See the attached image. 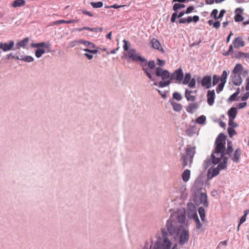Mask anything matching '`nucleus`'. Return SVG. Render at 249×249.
Instances as JSON below:
<instances>
[{
  "label": "nucleus",
  "instance_id": "obj_10",
  "mask_svg": "<svg viewBox=\"0 0 249 249\" xmlns=\"http://www.w3.org/2000/svg\"><path fill=\"white\" fill-rule=\"evenodd\" d=\"M127 56L133 60H139L141 62L145 61L146 63V60L144 58H142L140 55L137 54L136 53V51L134 49H130L129 50V51L127 52Z\"/></svg>",
  "mask_w": 249,
  "mask_h": 249
},
{
  "label": "nucleus",
  "instance_id": "obj_25",
  "mask_svg": "<svg viewBox=\"0 0 249 249\" xmlns=\"http://www.w3.org/2000/svg\"><path fill=\"white\" fill-rule=\"evenodd\" d=\"M233 151V149L232 147V142L228 141L227 143V149L225 148V151H224L225 154H228L229 155V157H231Z\"/></svg>",
  "mask_w": 249,
  "mask_h": 249
},
{
  "label": "nucleus",
  "instance_id": "obj_53",
  "mask_svg": "<svg viewBox=\"0 0 249 249\" xmlns=\"http://www.w3.org/2000/svg\"><path fill=\"white\" fill-rule=\"evenodd\" d=\"M243 19V17L239 14H236L234 17V20L236 22L242 21Z\"/></svg>",
  "mask_w": 249,
  "mask_h": 249
},
{
  "label": "nucleus",
  "instance_id": "obj_16",
  "mask_svg": "<svg viewBox=\"0 0 249 249\" xmlns=\"http://www.w3.org/2000/svg\"><path fill=\"white\" fill-rule=\"evenodd\" d=\"M195 147H190V145H188L186 149V155L185 156H187V157L188 156L190 159V167H191V164L195 154Z\"/></svg>",
  "mask_w": 249,
  "mask_h": 249
},
{
  "label": "nucleus",
  "instance_id": "obj_46",
  "mask_svg": "<svg viewBox=\"0 0 249 249\" xmlns=\"http://www.w3.org/2000/svg\"><path fill=\"white\" fill-rule=\"evenodd\" d=\"M239 94V89H238L235 93L232 94L229 98V100L230 101L232 102L236 100V98L238 94Z\"/></svg>",
  "mask_w": 249,
  "mask_h": 249
},
{
  "label": "nucleus",
  "instance_id": "obj_18",
  "mask_svg": "<svg viewBox=\"0 0 249 249\" xmlns=\"http://www.w3.org/2000/svg\"><path fill=\"white\" fill-rule=\"evenodd\" d=\"M14 46V42L11 41L9 43L0 42V48L3 51L6 52L12 49Z\"/></svg>",
  "mask_w": 249,
  "mask_h": 249
},
{
  "label": "nucleus",
  "instance_id": "obj_19",
  "mask_svg": "<svg viewBox=\"0 0 249 249\" xmlns=\"http://www.w3.org/2000/svg\"><path fill=\"white\" fill-rule=\"evenodd\" d=\"M151 46L157 50L161 51L162 53L164 52V50L161 46L160 43L158 39L154 38L152 39L150 42Z\"/></svg>",
  "mask_w": 249,
  "mask_h": 249
},
{
  "label": "nucleus",
  "instance_id": "obj_11",
  "mask_svg": "<svg viewBox=\"0 0 249 249\" xmlns=\"http://www.w3.org/2000/svg\"><path fill=\"white\" fill-rule=\"evenodd\" d=\"M187 216L189 219H191V217L196 215L197 214L196 208L192 202L187 203Z\"/></svg>",
  "mask_w": 249,
  "mask_h": 249
},
{
  "label": "nucleus",
  "instance_id": "obj_51",
  "mask_svg": "<svg viewBox=\"0 0 249 249\" xmlns=\"http://www.w3.org/2000/svg\"><path fill=\"white\" fill-rule=\"evenodd\" d=\"M225 83H226L221 82V83L218 85L216 89V90L217 93H219L223 90Z\"/></svg>",
  "mask_w": 249,
  "mask_h": 249
},
{
  "label": "nucleus",
  "instance_id": "obj_27",
  "mask_svg": "<svg viewBox=\"0 0 249 249\" xmlns=\"http://www.w3.org/2000/svg\"><path fill=\"white\" fill-rule=\"evenodd\" d=\"M226 137L224 133H221L219 134L216 139L215 142L216 143H224L226 144Z\"/></svg>",
  "mask_w": 249,
  "mask_h": 249
},
{
  "label": "nucleus",
  "instance_id": "obj_59",
  "mask_svg": "<svg viewBox=\"0 0 249 249\" xmlns=\"http://www.w3.org/2000/svg\"><path fill=\"white\" fill-rule=\"evenodd\" d=\"M246 217L247 216L243 215H242L240 218L239 219V226H240L241 224H242L243 223H244L246 220Z\"/></svg>",
  "mask_w": 249,
  "mask_h": 249
},
{
  "label": "nucleus",
  "instance_id": "obj_3",
  "mask_svg": "<svg viewBox=\"0 0 249 249\" xmlns=\"http://www.w3.org/2000/svg\"><path fill=\"white\" fill-rule=\"evenodd\" d=\"M201 190V188H198L194 191L193 200L196 205L202 204L205 207L207 208L209 206L207 195L205 193L200 192Z\"/></svg>",
  "mask_w": 249,
  "mask_h": 249
},
{
  "label": "nucleus",
  "instance_id": "obj_29",
  "mask_svg": "<svg viewBox=\"0 0 249 249\" xmlns=\"http://www.w3.org/2000/svg\"><path fill=\"white\" fill-rule=\"evenodd\" d=\"M243 70V67L241 64H236L232 70V74H240L241 72Z\"/></svg>",
  "mask_w": 249,
  "mask_h": 249
},
{
  "label": "nucleus",
  "instance_id": "obj_62",
  "mask_svg": "<svg viewBox=\"0 0 249 249\" xmlns=\"http://www.w3.org/2000/svg\"><path fill=\"white\" fill-rule=\"evenodd\" d=\"M80 42V44H84L85 46L86 47H88V46L89 45V43L90 42L88 41H87V40H83V39H80L79 40V41Z\"/></svg>",
  "mask_w": 249,
  "mask_h": 249
},
{
  "label": "nucleus",
  "instance_id": "obj_47",
  "mask_svg": "<svg viewBox=\"0 0 249 249\" xmlns=\"http://www.w3.org/2000/svg\"><path fill=\"white\" fill-rule=\"evenodd\" d=\"M228 73L226 71H224L222 75L220 77V81L222 82L226 83Z\"/></svg>",
  "mask_w": 249,
  "mask_h": 249
},
{
  "label": "nucleus",
  "instance_id": "obj_54",
  "mask_svg": "<svg viewBox=\"0 0 249 249\" xmlns=\"http://www.w3.org/2000/svg\"><path fill=\"white\" fill-rule=\"evenodd\" d=\"M188 86L190 88H194L196 86V80L195 78H192L189 82Z\"/></svg>",
  "mask_w": 249,
  "mask_h": 249
},
{
  "label": "nucleus",
  "instance_id": "obj_56",
  "mask_svg": "<svg viewBox=\"0 0 249 249\" xmlns=\"http://www.w3.org/2000/svg\"><path fill=\"white\" fill-rule=\"evenodd\" d=\"M125 6H126L125 5H119L117 4H115L112 5H110V6H106V8H114V9H117V8H119L124 7Z\"/></svg>",
  "mask_w": 249,
  "mask_h": 249
},
{
  "label": "nucleus",
  "instance_id": "obj_14",
  "mask_svg": "<svg viewBox=\"0 0 249 249\" xmlns=\"http://www.w3.org/2000/svg\"><path fill=\"white\" fill-rule=\"evenodd\" d=\"M196 91L186 89L185 97L188 101L194 102L196 99Z\"/></svg>",
  "mask_w": 249,
  "mask_h": 249
},
{
  "label": "nucleus",
  "instance_id": "obj_12",
  "mask_svg": "<svg viewBox=\"0 0 249 249\" xmlns=\"http://www.w3.org/2000/svg\"><path fill=\"white\" fill-rule=\"evenodd\" d=\"M237 113V108L232 107L228 111V115L229 117L228 124H236L233 121L236 116Z\"/></svg>",
  "mask_w": 249,
  "mask_h": 249
},
{
  "label": "nucleus",
  "instance_id": "obj_45",
  "mask_svg": "<svg viewBox=\"0 0 249 249\" xmlns=\"http://www.w3.org/2000/svg\"><path fill=\"white\" fill-rule=\"evenodd\" d=\"M45 53V51L44 49L38 48L36 51L35 54L37 58H40L42 54Z\"/></svg>",
  "mask_w": 249,
  "mask_h": 249
},
{
  "label": "nucleus",
  "instance_id": "obj_4",
  "mask_svg": "<svg viewBox=\"0 0 249 249\" xmlns=\"http://www.w3.org/2000/svg\"><path fill=\"white\" fill-rule=\"evenodd\" d=\"M173 215V219L176 221L177 219L178 222L179 224L178 225H184V227L187 228L189 225L188 221L185 222L186 217V213L185 209H178L176 214H171Z\"/></svg>",
  "mask_w": 249,
  "mask_h": 249
},
{
  "label": "nucleus",
  "instance_id": "obj_44",
  "mask_svg": "<svg viewBox=\"0 0 249 249\" xmlns=\"http://www.w3.org/2000/svg\"><path fill=\"white\" fill-rule=\"evenodd\" d=\"M181 160H182V167L185 168L188 165V157L184 154L181 156Z\"/></svg>",
  "mask_w": 249,
  "mask_h": 249
},
{
  "label": "nucleus",
  "instance_id": "obj_20",
  "mask_svg": "<svg viewBox=\"0 0 249 249\" xmlns=\"http://www.w3.org/2000/svg\"><path fill=\"white\" fill-rule=\"evenodd\" d=\"M231 78L232 83L235 86H240L242 83L240 74H232Z\"/></svg>",
  "mask_w": 249,
  "mask_h": 249
},
{
  "label": "nucleus",
  "instance_id": "obj_9",
  "mask_svg": "<svg viewBox=\"0 0 249 249\" xmlns=\"http://www.w3.org/2000/svg\"><path fill=\"white\" fill-rule=\"evenodd\" d=\"M225 144L219 143V142H214V149H213L212 154L214 155H218L219 154H222V157H223V155L225 154L224 151H225Z\"/></svg>",
  "mask_w": 249,
  "mask_h": 249
},
{
  "label": "nucleus",
  "instance_id": "obj_36",
  "mask_svg": "<svg viewBox=\"0 0 249 249\" xmlns=\"http://www.w3.org/2000/svg\"><path fill=\"white\" fill-rule=\"evenodd\" d=\"M153 249H163L162 244L160 237H159L158 240L154 243Z\"/></svg>",
  "mask_w": 249,
  "mask_h": 249
},
{
  "label": "nucleus",
  "instance_id": "obj_35",
  "mask_svg": "<svg viewBox=\"0 0 249 249\" xmlns=\"http://www.w3.org/2000/svg\"><path fill=\"white\" fill-rule=\"evenodd\" d=\"M211 164L213 165V159L212 158V154H211L210 158L209 159H206L204 161V168L205 169H207L209 166Z\"/></svg>",
  "mask_w": 249,
  "mask_h": 249
},
{
  "label": "nucleus",
  "instance_id": "obj_2",
  "mask_svg": "<svg viewBox=\"0 0 249 249\" xmlns=\"http://www.w3.org/2000/svg\"><path fill=\"white\" fill-rule=\"evenodd\" d=\"M183 77V71L181 68H179L171 73L169 80L166 81H160L159 82V86L161 88H163L169 85L171 83L181 84Z\"/></svg>",
  "mask_w": 249,
  "mask_h": 249
},
{
  "label": "nucleus",
  "instance_id": "obj_34",
  "mask_svg": "<svg viewBox=\"0 0 249 249\" xmlns=\"http://www.w3.org/2000/svg\"><path fill=\"white\" fill-rule=\"evenodd\" d=\"M29 41V38L28 37L24 38L21 41L17 43L16 46L17 49H19L20 47H24L27 45Z\"/></svg>",
  "mask_w": 249,
  "mask_h": 249
},
{
  "label": "nucleus",
  "instance_id": "obj_42",
  "mask_svg": "<svg viewBox=\"0 0 249 249\" xmlns=\"http://www.w3.org/2000/svg\"><path fill=\"white\" fill-rule=\"evenodd\" d=\"M199 18L198 16H194V17H188L187 18V22L188 23H190L192 21H194V22H196L199 20Z\"/></svg>",
  "mask_w": 249,
  "mask_h": 249
},
{
  "label": "nucleus",
  "instance_id": "obj_17",
  "mask_svg": "<svg viewBox=\"0 0 249 249\" xmlns=\"http://www.w3.org/2000/svg\"><path fill=\"white\" fill-rule=\"evenodd\" d=\"M212 82V77L210 76L207 75L203 78L201 82V84L202 86L208 89L211 87Z\"/></svg>",
  "mask_w": 249,
  "mask_h": 249
},
{
  "label": "nucleus",
  "instance_id": "obj_8",
  "mask_svg": "<svg viewBox=\"0 0 249 249\" xmlns=\"http://www.w3.org/2000/svg\"><path fill=\"white\" fill-rule=\"evenodd\" d=\"M222 170V168L218 164L216 167H211L208 170L207 172V179L208 180L211 179L219 175L220 171Z\"/></svg>",
  "mask_w": 249,
  "mask_h": 249
},
{
  "label": "nucleus",
  "instance_id": "obj_28",
  "mask_svg": "<svg viewBox=\"0 0 249 249\" xmlns=\"http://www.w3.org/2000/svg\"><path fill=\"white\" fill-rule=\"evenodd\" d=\"M31 45L33 48H37L38 49L41 48L42 47H44V48H45L47 49L50 48V45L46 44L45 42H40V43H33L31 44Z\"/></svg>",
  "mask_w": 249,
  "mask_h": 249
},
{
  "label": "nucleus",
  "instance_id": "obj_49",
  "mask_svg": "<svg viewBox=\"0 0 249 249\" xmlns=\"http://www.w3.org/2000/svg\"><path fill=\"white\" fill-rule=\"evenodd\" d=\"M173 97L174 99H176L177 101H180L182 98V95L179 92H175L173 94Z\"/></svg>",
  "mask_w": 249,
  "mask_h": 249
},
{
  "label": "nucleus",
  "instance_id": "obj_38",
  "mask_svg": "<svg viewBox=\"0 0 249 249\" xmlns=\"http://www.w3.org/2000/svg\"><path fill=\"white\" fill-rule=\"evenodd\" d=\"M191 79V74L190 73H186L181 83L183 85H187L189 83Z\"/></svg>",
  "mask_w": 249,
  "mask_h": 249
},
{
  "label": "nucleus",
  "instance_id": "obj_50",
  "mask_svg": "<svg viewBox=\"0 0 249 249\" xmlns=\"http://www.w3.org/2000/svg\"><path fill=\"white\" fill-rule=\"evenodd\" d=\"M220 81V77L217 75H214L213 78V85L215 86Z\"/></svg>",
  "mask_w": 249,
  "mask_h": 249
},
{
  "label": "nucleus",
  "instance_id": "obj_26",
  "mask_svg": "<svg viewBox=\"0 0 249 249\" xmlns=\"http://www.w3.org/2000/svg\"><path fill=\"white\" fill-rule=\"evenodd\" d=\"M191 171L189 169H185L182 174V178L184 182H187L190 177Z\"/></svg>",
  "mask_w": 249,
  "mask_h": 249
},
{
  "label": "nucleus",
  "instance_id": "obj_48",
  "mask_svg": "<svg viewBox=\"0 0 249 249\" xmlns=\"http://www.w3.org/2000/svg\"><path fill=\"white\" fill-rule=\"evenodd\" d=\"M90 4L94 8H101L103 6V3L102 1L91 2Z\"/></svg>",
  "mask_w": 249,
  "mask_h": 249
},
{
  "label": "nucleus",
  "instance_id": "obj_33",
  "mask_svg": "<svg viewBox=\"0 0 249 249\" xmlns=\"http://www.w3.org/2000/svg\"><path fill=\"white\" fill-rule=\"evenodd\" d=\"M16 57L17 59L21 60L27 62H32L34 60V58L31 56H24L23 55H21L20 57L19 56H18Z\"/></svg>",
  "mask_w": 249,
  "mask_h": 249
},
{
  "label": "nucleus",
  "instance_id": "obj_6",
  "mask_svg": "<svg viewBox=\"0 0 249 249\" xmlns=\"http://www.w3.org/2000/svg\"><path fill=\"white\" fill-rule=\"evenodd\" d=\"M161 232L163 240V249H170L172 243L168 237L169 236V232L166 228L161 229Z\"/></svg>",
  "mask_w": 249,
  "mask_h": 249
},
{
  "label": "nucleus",
  "instance_id": "obj_15",
  "mask_svg": "<svg viewBox=\"0 0 249 249\" xmlns=\"http://www.w3.org/2000/svg\"><path fill=\"white\" fill-rule=\"evenodd\" d=\"M215 91L213 90H209L207 94V101L209 106H213L214 102Z\"/></svg>",
  "mask_w": 249,
  "mask_h": 249
},
{
  "label": "nucleus",
  "instance_id": "obj_57",
  "mask_svg": "<svg viewBox=\"0 0 249 249\" xmlns=\"http://www.w3.org/2000/svg\"><path fill=\"white\" fill-rule=\"evenodd\" d=\"M177 17L178 18V15L177 14V12H175L172 15V17L171 18V21L172 22H175L176 19Z\"/></svg>",
  "mask_w": 249,
  "mask_h": 249
},
{
  "label": "nucleus",
  "instance_id": "obj_32",
  "mask_svg": "<svg viewBox=\"0 0 249 249\" xmlns=\"http://www.w3.org/2000/svg\"><path fill=\"white\" fill-rule=\"evenodd\" d=\"M89 45L88 46V47L89 49H83V50L84 51L87 52H89V53H94V54H95L98 52V51L97 50H90V49L94 48L95 47V46L93 43L90 42Z\"/></svg>",
  "mask_w": 249,
  "mask_h": 249
},
{
  "label": "nucleus",
  "instance_id": "obj_39",
  "mask_svg": "<svg viewBox=\"0 0 249 249\" xmlns=\"http://www.w3.org/2000/svg\"><path fill=\"white\" fill-rule=\"evenodd\" d=\"M172 105L173 108V109L176 111H180L182 109V106L179 103L176 102H172Z\"/></svg>",
  "mask_w": 249,
  "mask_h": 249
},
{
  "label": "nucleus",
  "instance_id": "obj_52",
  "mask_svg": "<svg viewBox=\"0 0 249 249\" xmlns=\"http://www.w3.org/2000/svg\"><path fill=\"white\" fill-rule=\"evenodd\" d=\"M218 12L217 9H213L211 14V18H213L215 20L219 19V18H218V16H217Z\"/></svg>",
  "mask_w": 249,
  "mask_h": 249
},
{
  "label": "nucleus",
  "instance_id": "obj_41",
  "mask_svg": "<svg viewBox=\"0 0 249 249\" xmlns=\"http://www.w3.org/2000/svg\"><path fill=\"white\" fill-rule=\"evenodd\" d=\"M203 180L197 177L195 181L194 185L196 186V189L198 188H201V186L203 185Z\"/></svg>",
  "mask_w": 249,
  "mask_h": 249
},
{
  "label": "nucleus",
  "instance_id": "obj_55",
  "mask_svg": "<svg viewBox=\"0 0 249 249\" xmlns=\"http://www.w3.org/2000/svg\"><path fill=\"white\" fill-rule=\"evenodd\" d=\"M148 66L150 69H151V70L154 69L155 68V66H156L154 61L151 60V61H149V62L148 63Z\"/></svg>",
  "mask_w": 249,
  "mask_h": 249
},
{
  "label": "nucleus",
  "instance_id": "obj_60",
  "mask_svg": "<svg viewBox=\"0 0 249 249\" xmlns=\"http://www.w3.org/2000/svg\"><path fill=\"white\" fill-rule=\"evenodd\" d=\"M79 40H75V41L71 42L70 43V46L71 47H73L75 46L76 45H77L79 44H80V42H79Z\"/></svg>",
  "mask_w": 249,
  "mask_h": 249
},
{
  "label": "nucleus",
  "instance_id": "obj_24",
  "mask_svg": "<svg viewBox=\"0 0 249 249\" xmlns=\"http://www.w3.org/2000/svg\"><path fill=\"white\" fill-rule=\"evenodd\" d=\"M142 65L143 67L142 70L144 71L145 73L146 74V75L148 77V78L152 80H154V79H153V77L151 75V71L148 68H145L147 66V63H146L145 62H142Z\"/></svg>",
  "mask_w": 249,
  "mask_h": 249
},
{
  "label": "nucleus",
  "instance_id": "obj_40",
  "mask_svg": "<svg viewBox=\"0 0 249 249\" xmlns=\"http://www.w3.org/2000/svg\"><path fill=\"white\" fill-rule=\"evenodd\" d=\"M230 126L228 128V132L229 137L231 138L235 134V131L234 129V127L238 125H229Z\"/></svg>",
  "mask_w": 249,
  "mask_h": 249
},
{
  "label": "nucleus",
  "instance_id": "obj_64",
  "mask_svg": "<svg viewBox=\"0 0 249 249\" xmlns=\"http://www.w3.org/2000/svg\"><path fill=\"white\" fill-rule=\"evenodd\" d=\"M157 61V64L160 66H163L165 64V61L164 60H161L159 58H158Z\"/></svg>",
  "mask_w": 249,
  "mask_h": 249
},
{
  "label": "nucleus",
  "instance_id": "obj_13",
  "mask_svg": "<svg viewBox=\"0 0 249 249\" xmlns=\"http://www.w3.org/2000/svg\"><path fill=\"white\" fill-rule=\"evenodd\" d=\"M232 44L235 49H239L240 47L245 46V42L242 37L237 36L233 40Z\"/></svg>",
  "mask_w": 249,
  "mask_h": 249
},
{
  "label": "nucleus",
  "instance_id": "obj_31",
  "mask_svg": "<svg viewBox=\"0 0 249 249\" xmlns=\"http://www.w3.org/2000/svg\"><path fill=\"white\" fill-rule=\"evenodd\" d=\"M198 212L202 221H205L206 214L204 208L203 207H200L198 209Z\"/></svg>",
  "mask_w": 249,
  "mask_h": 249
},
{
  "label": "nucleus",
  "instance_id": "obj_7",
  "mask_svg": "<svg viewBox=\"0 0 249 249\" xmlns=\"http://www.w3.org/2000/svg\"><path fill=\"white\" fill-rule=\"evenodd\" d=\"M156 75L157 76L161 77L162 81H166L170 79L171 74L167 70H163L160 67L157 68Z\"/></svg>",
  "mask_w": 249,
  "mask_h": 249
},
{
  "label": "nucleus",
  "instance_id": "obj_37",
  "mask_svg": "<svg viewBox=\"0 0 249 249\" xmlns=\"http://www.w3.org/2000/svg\"><path fill=\"white\" fill-rule=\"evenodd\" d=\"M78 20H59L55 21L53 22V25H57L62 23H72L76 22H77Z\"/></svg>",
  "mask_w": 249,
  "mask_h": 249
},
{
  "label": "nucleus",
  "instance_id": "obj_1",
  "mask_svg": "<svg viewBox=\"0 0 249 249\" xmlns=\"http://www.w3.org/2000/svg\"><path fill=\"white\" fill-rule=\"evenodd\" d=\"M170 215L166 222V228L169 232V236H173L175 238L179 237V244L183 246L188 242L190 234L188 229L184 227V225H178V223Z\"/></svg>",
  "mask_w": 249,
  "mask_h": 249
},
{
  "label": "nucleus",
  "instance_id": "obj_43",
  "mask_svg": "<svg viewBox=\"0 0 249 249\" xmlns=\"http://www.w3.org/2000/svg\"><path fill=\"white\" fill-rule=\"evenodd\" d=\"M206 120V117L204 115H201L196 119V123L199 124H202L205 123Z\"/></svg>",
  "mask_w": 249,
  "mask_h": 249
},
{
  "label": "nucleus",
  "instance_id": "obj_21",
  "mask_svg": "<svg viewBox=\"0 0 249 249\" xmlns=\"http://www.w3.org/2000/svg\"><path fill=\"white\" fill-rule=\"evenodd\" d=\"M199 107L197 102H194L189 104L186 107V111L190 113H194Z\"/></svg>",
  "mask_w": 249,
  "mask_h": 249
},
{
  "label": "nucleus",
  "instance_id": "obj_61",
  "mask_svg": "<svg viewBox=\"0 0 249 249\" xmlns=\"http://www.w3.org/2000/svg\"><path fill=\"white\" fill-rule=\"evenodd\" d=\"M246 53L239 52L236 54V57L240 59L242 57H245Z\"/></svg>",
  "mask_w": 249,
  "mask_h": 249
},
{
  "label": "nucleus",
  "instance_id": "obj_23",
  "mask_svg": "<svg viewBox=\"0 0 249 249\" xmlns=\"http://www.w3.org/2000/svg\"><path fill=\"white\" fill-rule=\"evenodd\" d=\"M197 131L196 125H190V126L186 129V133L188 136L191 137L195 134L197 133Z\"/></svg>",
  "mask_w": 249,
  "mask_h": 249
},
{
  "label": "nucleus",
  "instance_id": "obj_58",
  "mask_svg": "<svg viewBox=\"0 0 249 249\" xmlns=\"http://www.w3.org/2000/svg\"><path fill=\"white\" fill-rule=\"evenodd\" d=\"M249 97V92L247 91L246 92L243 96L241 97V100L245 101L247 100Z\"/></svg>",
  "mask_w": 249,
  "mask_h": 249
},
{
  "label": "nucleus",
  "instance_id": "obj_22",
  "mask_svg": "<svg viewBox=\"0 0 249 249\" xmlns=\"http://www.w3.org/2000/svg\"><path fill=\"white\" fill-rule=\"evenodd\" d=\"M242 151L241 148L240 147H238L235 150L233 156L232 157L231 156L230 158L231 159L233 162L235 163H238Z\"/></svg>",
  "mask_w": 249,
  "mask_h": 249
},
{
  "label": "nucleus",
  "instance_id": "obj_30",
  "mask_svg": "<svg viewBox=\"0 0 249 249\" xmlns=\"http://www.w3.org/2000/svg\"><path fill=\"white\" fill-rule=\"evenodd\" d=\"M26 2L24 0H15L12 3L13 7H18L25 5Z\"/></svg>",
  "mask_w": 249,
  "mask_h": 249
},
{
  "label": "nucleus",
  "instance_id": "obj_5",
  "mask_svg": "<svg viewBox=\"0 0 249 249\" xmlns=\"http://www.w3.org/2000/svg\"><path fill=\"white\" fill-rule=\"evenodd\" d=\"M226 154L223 155L222 157V154H220V157H216L215 155L212 154V158L213 161V165L218 164L223 170L227 168V163L228 158L225 156Z\"/></svg>",
  "mask_w": 249,
  "mask_h": 249
},
{
  "label": "nucleus",
  "instance_id": "obj_63",
  "mask_svg": "<svg viewBox=\"0 0 249 249\" xmlns=\"http://www.w3.org/2000/svg\"><path fill=\"white\" fill-rule=\"evenodd\" d=\"M246 106H247L246 102H242V103H240L238 104L237 105V107L241 109V108L245 107H246Z\"/></svg>",
  "mask_w": 249,
  "mask_h": 249
}]
</instances>
